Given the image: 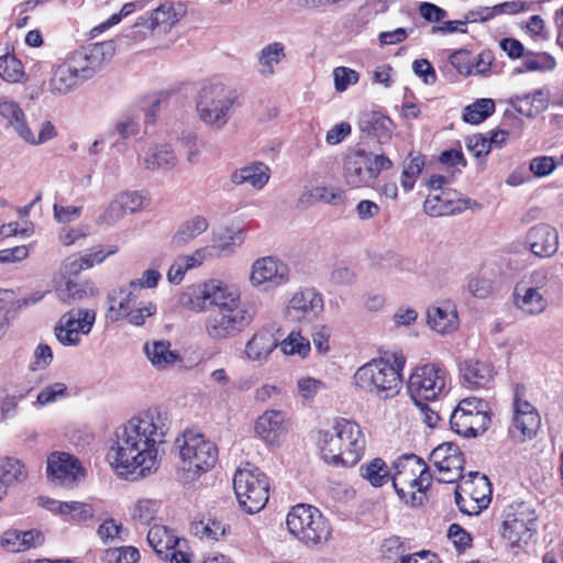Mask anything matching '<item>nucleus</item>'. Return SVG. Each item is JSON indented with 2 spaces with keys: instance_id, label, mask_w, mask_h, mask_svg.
I'll return each mask as SVG.
<instances>
[{
  "instance_id": "obj_1",
  "label": "nucleus",
  "mask_w": 563,
  "mask_h": 563,
  "mask_svg": "<svg viewBox=\"0 0 563 563\" xmlns=\"http://www.w3.org/2000/svg\"><path fill=\"white\" fill-rule=\"evenodd\" d=\"M170 418L161 408H148L130 418L114 433L108 460L122 477H146L159 466V446L166 442Z\"/></svg>"
},
{
  "instance_id": "obj_2",
  "label": "nucleus",
  "mask_w": 563,
  "mask_h": 563,
  "mask_svg": "<svg viewBox=\"0 0 563 563\" xmlns=\"http://www.w3.org/2000/svg\"><path fill=\"white\" fill-rule=\"evenodd\" d=\"M321 457L334 466H353L365 451V437L361 427L349 419L339 418L318 433Z\"/></svg>"
},
{
  "instance_id": "obj_3",
  "label": "nucleus",
  "mask_w": 563,
  "mask_h": 563,
  "mask_svg": "<svg viewBox=\"0 0 563 563\" xmlns=\"http://www.w3.org/2000/svg\"><path fill=\"white\" fill-rule=\"evenodd\" d=\"M405 364L402 353H393L390 358H373L356 369L353 383L360 390L379 399L393 398L400 391Z\"/></svg>"
},
{
  "instance_id": "obj_4",
  "label": "nucleus",
  "mask_w": 563,
  "mask_h": 563,
  "mask_svg": "<svg viewBox=\"0 0 563 563\" xmlns=\"http://www.w3.org/2000/svg\"><path fill=\"white\" fill-rule=\"evenodd\" d=\"M179 464L177 476L184 484H189L210 471L218 461V448L203 434L186 430L175 441Z\"/></svg>"
},
{
  "instance_id": "obj_5",
  "label": "nucleus",
  "mask_w": 563,
  "mask_h": 563,
  "mask_svg": "<svg viewBox=\"0 0 563 563\" xmlns=\"http://www.w3.org/2000/svg\"><path fill=\"white\" fill-rule=\"evenodd\" d=\"M236 96L221 82L205 84L196 97V112L199 120L213 131L223 130L229 123Z\"/></svg>"
},
{
  "instance_id": "obj_6",
  "label": "nucleus",
  "mask_w": 563,
  "mask_h": 563,
  "mask_svg": "<svg viewBox=\"0 0 563 563\" xmlns=\"http://www.w3.org/2000/svg\"><path fill=\"white\" fill-rule=\"evenodd\" d=\"M393 486L401 500L411 506L422 503L423 494L431 485V474L426 463L415 454H405L394 462Z\"/></svg>"
},
{
  "instance_id": "obj_7",
  "label": "nucleus",
  "mask_w": 563,
  "mask_h": 563,
  "mask_svg": "<svg viewBox=\"0 0 563 563\" xmlns=\"http://www.w3.org/2000/svg\"><path fill=\"white\" fill-rule=\"evenodd\" d=\"M393 166L391 159L383 154L353 150L343 158L342 177L351 188L373 187L378 175Z\"/></svg>"
},
{
  "instance_id": "obj_8",
  "label": "nucleus",
  "mask_w": 563,
  "mask_h": 563,
  "mask_svg": "<svg viewBox=\"0 0 563 563\" xmlns=\"http://www.w3.org/2000/svg\"><path fill=\"white\" fill-rule=\"evenodd\" d=\"M233 488L240 507L247 514L258 512L268 501L267 476L251 464H246L235 472Z\"/></svg>"
},
{
  "instance_id": "obj_9",
  "label": "nucleus",
  "mask_w": 563,
  "mask_h": 563,
  "mask_svg": "<svg viewBox=\"0 0 563 563\" xmlns=\"http://www.w3.org/2000/svg\"><path fill=\"white\" fill-rule=\"evenodd\" d=\"M286 525L295 538L308 545L325 542L331 536L328 520L310 505L294 506L287 515Z\"/></svg>"
},
{
  "instance_id": "obj_10",
  "label": "nucleus",
  "mask_w": 563,
  "mask_h": 563,
  "mask_svg": "<svg viewBox=\"0 0 563 563\" xmlns=\"http://www.w3.org/2000/svg\"><path fill=\"white\" fill-rule=\"evenodd\" d=\"M449 372L441 363L418 366L410 375L408 394L415 404L435 401L445 394Z\"/></svg>"
},
{
  "instance_id": "obj_11",
  "label": "nucleus",
  "mask_w": 563,
  "mask_h": 563,
  "mask_svg": "<svg viewBox=\"0 0 563 563\" xmlns=\"http://www.w3.org/2000/svg\"><path fill=\"white\" fill-rule=\"evenodd\" d=\"M489 423V406L485 400L476 397L461 400L450 416L451 429L464 438H474L484 433Z\"/></svg>"
},
{
  "instance_id": "obj_12",
  "label": "nucleus",
  "mask_w": 563,
  "mask_h": 563,
  "mask_svg": "<svg viewBox=\"0 0 563 563\" xmlns=\"http://www.w3.org/2000/svg\"><path fill=\"white\" fill-rule=\"evenodd\" d=\"M251 308L214 310L205 320V332L213 341L232 339L243 332L254 320Z\"/></svg>"
},
{
  "instance_id": "obj_13",
  "label": "nucleus",
  "mask_w": 563,
  "mask_h": 563,
  "mask_svg": "<svg viewBox=\"0 0 563 563\" xmlns=\"http://www.w3.org/2000/svg\"><path fill=\"white\" fill-rule=\"evenodd\" d=\"M534 508L526 503L509 506L504 515L503 538L511 547L528 544L537 528Z\"/></svg>"
},
{
  "instance_id": "obj_14",
  "label": "nucleus",
  "mask_w": 563,
  "mask_h": 563,
  "mask_svg": "<svg viewBox=\"0 0 563 563\" xmlns=\"http://www.w3.org/2000/svg\"><path fill=\"white\" fill-rule=\"evenodd\" d=\"M114 55V44L111 41L90 44L67 55V63L82 82L91 79L103 65Z\"/></svg>"
},
{
  "instance_id": "obj_15",
  "label": "nucleus",
  "mask_w": 563,
  "mask_h": 563,
  "mask_svg": "<svg viewBox=\"0 0 563 563\" xmlns=\"http://www.w3.org/2000/svg\"><path fill=\"white\" fill-rule=\"evenodd\" d=\"M96 322V311L92 309H74L64 313L55 327V335L64 346H76L81 335L90 333Z\"/></svg>"
},
{
  "instance_id": "obj_16",
  "label": "nucleus",
  "mask_w": 563,
  "mask_h": 563,
  "mask_svg": "<svg viewBox=\"0 0 563 563\" xmlns=\"http://www.w3.org/2000/svg\"><path fill=\"white\" fill-rule=\"evenodd\" d=\"M523 396L525 387L516 386L514 394V418L509 432L519 442L532 439L541 426L538 410L523 399Z\"/></svg>"
},
{
  "instance_id": "obj_17",
  "label": "nucleus",
  "mask_w": 563,
  "mask_h": 563,
  "mask_svg": "<svg viewBox=\"0 0 563 563\" xmlns=\"http://www.w3.org/2000/svg\"><path fill=\"white\" fill-rule=\"evenodd\" d=\"M289 266L276 256L255 260L251 266L250 283L255 288L274 289L289 280Z\"/></svg>"
},
{
  "instance_id": "obj_18",
  "label": "nucleus",
  "mask_w": 563,
  "mask_h": 563,
  "mask_svg": "<svg viewBox=\"0 0 563 563\" xmlns=\"http://www.w3.org/2000/svg\"><path fill=\"white\" fill-rule=\"evenodd\" d=\"M459 488L470 498V507L462 506L461 501H464L465 497L455 490V503L464 514L476 515L487 508L490 503L492 488L485 475L470 472L466 477L462 478Z\"/></svg>"
},
{
  "instance_id": "obj_19",
  "label": "nucleus",
  "mask_w": 563,
  "mask_h": 563,
  "mask_svg": "<svg viewBox=\"0 0 563 563\" xmlns=\"http://www.w3.org/2000/svg\"><path fill=\"white\" fill-rule=\"evenodd\" d=\"M148 544L162 559L170 563H189L187 541L178 538L166 526L155 525L147 532Z\"/></svg>"
},
{
  "instance_id": "obj_20",
  "label": "nucleus",
  "mask_w": 563,
  "mask_h": 563,
  "mask_svg": "<svg viewBox=\"0 0 563 563\" xmlns=\"http://www.w3.org/2000/svg\"><path fill=\"white\" fill-rule=\"evenodd\" d=\"M324 300L314 288L297 290L285 308V317L292 322H312L322 313Z\"/></svg>"
},
{
  "instance_id": "obj_21",
  "label": "nucleus",
  "mask_w": 563,
  "mask_h": 563,
  "mask_svg": "<svg viewBox=\"0 0 563 563\" xmlns=\"http://www.w3.org/2000/svg\"><path fill=\"white\" fill-rule=\"evenodd\" d=\"M430 461L439 472V482L455 483L462 475L464 457L460 448L452 443L438 445L430 454Z\"/></svg>"
},
{
  "instance_id": "obj_22",
  "label": "nucleus",
  "mask_w": 563,
  "mask_h": 563,
  "mask_svg": "<svg viewBox=\"0 0 563 563\" xmlns=\"http://www.w3.org/2000/svg\"><path fill=\"white\" fill-rule=\"evenodd\" d=\"M47 475L57 484L71 487L84 477V468L75 456L65 452H54L47 457Z\"/></svg>"
},
{
  "instance_id": "obj_23",
  "label": "nucleus",
  "mask_w": 563,
  "mask_h": 563,
  "mask_svg": "<svg viewBox=\"0 0 563 563\" xmlns=\"http://www.w3.org/2000/svg\"><path fill=\"white\" fill-rule=\"evenodd\" d=\"M526 239L532 254L540 258H550L559 250V232L549 224L539 223L532 227Z\"/></svg>"
},
{
  "instance_id": "obj_24",
  "label": "nucleus",
  "mask_w": 563,
  "mask_h": 563,
  "mask_svg": "<svg viewBox=\"0 0 563 563\" xmlns=\"http://www.w3.org/2000/svg\"><path fill=\"white\" fill-rule=\"evenodd\" d=\"M277 346L278 340L275 334L269 329L261 328L246 341L244 356L249 362L263 365L268 362Z\"/></svg>"
},
{
  "instance_id": "obj_25",
  "label": "nucleus",
  "mask_w": 563,
  "mask_h": 563,
  "mask_svg": "<svg viewBox=\"0 0 563 563\" xmlns=\"http://www.w3.org/2000/svg\"><path fill=\"white\" fill-rule=\"evenodd\" d=\"M463 385L470 389L488 388L494 380L495 371L489 361L466 360L460 365Z\"/></svg>"
},
{
  "instance_id": "obj_26",
  "label": "nucleus",
  "mask_w": 563,
  "mask_h": 563,
  "mask_svg": "<svg viewBox=\"0 0 563 563\" xmlns=\"http://www.w3.org/2000/svg\"><path fill=\"white\" fill-rule=\"evenodd\" d=\"M427 321L432 330L442 335L456 331L459 328V316L455 305L450 301H443L428 308Z\"/></svg>"
},
{
  "instance_id": "obj_27",
  "label": "nucleus",
  "mask_w": 563,
  "mask_h": 563,
  "mask_svg": "<svg viewBox=\"0 0 563 563\" xmlns=\"http://www.w3.org/2000/svg\"><path fill=\"white\" fill-rule=\"evenodd\" d=\"M512 297L515 307L527 316H538L548 308V300L541 291L525 283L516 285Z\"/></svg>"
},
{
  "instance_id": "obj_28",
  "label": "nucleus",
  "mask_w": 563,
  "mask_h": 563,
  "mask_svg": "<svg viewBox=\"0 0 563 563\" xmlns=\"http://www.w3.org/2000/svg\"><path fill=\"white\" fill-rule=\"evenodd\" d=\"M82 84L71 66L64 59L52 68L47 89L53 96L60 97L75 91Z\"/></svg>"
},
{
  "instance_id": "obj_29",
  "label": "nucleus",
  "mask_w": 563,
  "mask_h": 563,
  "mask_svg": "<svg viewBox=\"0 0 563 563\" xmlns=\"http://www.w3.org/2000/svg\"><path fill=\"white\" fill-rule=\"evenodd\" d=\"M271 178V168L263 162H252L236 168L230 176L234 185H249L256 190L263 189Z\"/></svg>"
},
{
  "instance_id": "obj_30",
  "label": "nucleus",
  "mask_w": 563,
  "mask_h": 563,
  "mask_svg": "<svg viewBox=\"0 0 563 563\" xmlns=\"http://www.w3.org/2000/svg\"><path fill=\"white\" fill-rule=\"evenodd\" d=\"M139 165L147 170H170L177 165V156L167 144L155 145L148 150L145 156L137 158Z\"/></svg>"
},
{
  "instance_id": "obj_31",
  "label": "nucleus",
  "mask_w": 563,
  "mask_h": 563,
  "mask_svg": "<svg viewBox=\"0 0 563 563\" xmlns=\"http://www.w3.org/2000/svg\"><path fill=\"white\" fill-rule=\"evenodd\" d=\"M285 431V413L279 410H267L255 422V432L269 443H274Z\"/></svg>"
},
{
  "instance_id": "obj_32",
  "label": "nucleus",
  "mask_w": 563,
  "mask_h": 563,
  "mask_svg": "<svg viewBox=\"0 0 563 563\" xmlns=\"http://www.w3.org/2000/svg\"><path fill=\"white\" fill-rule=\"evenodd\" d=\"M208 283V296H210L211 306L216 310L239 308L240 292L233 287L219 279H210Z\"/></svg>"
},
{
  "instance_id": "obj_33",
  "label": "nucleus",
  "mask_w": 563,
  "mask_h": 563,
  "mask_svg": "<svg viewBox=\"0 0 563 563\" xmlns=\"http://www.w3.org/2000/svg\"><path fill=\"white\" fill-rule=\"evenodd\" d=\"M208 221L205 217L195 216L179 224L175 233L170 238V246L180 249L189 244L197 236L208 229Z\"/></svg>"
},
{
  "instance_id": "obj_34",
  "label": "nucleus",
  "mask_w": 563,
  "mask_h": 563,
  "mask_svg": "<svg viewBox=\"0 0 563 563\" xmlns=\"http://www.w3.org/2000/svg\"><path fill=\"white\" fill-rule=\"evenodd\" d=\"M144 352L156 369H167L180 361V354L170 349L168 341H153L144 345Z\"/></svg>"
},
{
  "instance_id": "obj_35",
  "label": "nucleus",
  "mask_w": 563,
  "mask_h": 563,
  "mask_svg": "<svg viewBox=\"0 0 563 563\" xmlns=\"http://www.w3.org/2000/svg\"><path fill=\"white\" fill-rule=\"evenodd\" d=\"M136 298L135 289L131 288L130 284L112 289L108 294L110 317L114 321L124 319V316L131 310Z\"/></svg>"
},
{
  "instance_id": "obj_36",
  "label": "nucleus",
  "mask_w": 563,
  "mask_h": 563,
  "mask_svg": "<svg viewBox=\"0 0 563 563\" xmlns=\"http://www.w3.org/2000/svg\"><path fill=\"white\" fill-rule=\"evenodd\" d=\"M344 191L333 186H314L306 188L298 199V205L302 208L314 203L336 205L343 200Z\"/></svg>"
},
{
  "instance_id": "obj_37",
  "label": "nucleus",
  "mask_w": 563,
  "mask_h": 563,
  "mask_svg": "<svg viewBox=\"0 0 563 563\" xmlns=\"http://www.w3.org/2000/svg\"><path fill=\"white\" fill-rule=\"evenodd\" d=\"M56 295L60 301L73 303L87 297L97 296L98 289L90 282L78 283L69 278L56 288Z\"/></svg>"
},
{
  "instance_id": "obj_38",
  "label": "nucleus",
  "mask_w": 563,
  "mask_h": 563,
  "mask_svg": "<svg viewBox=\"0 0 563 563\" xmlns=\"http://www.w3.org/2000/svg\"><path fill=\"white\" fill-rule=\"evenodd\" d=\"M285 46L280 42H274L264 46L257 55L258 73L263 77L275 74V67L285 58Z\"/></svg>"
},
{
  "instance_id": "obj_39",
  "label": "nucleus",
  "mask_w": 563,
  "mask_h": 563,
  "mask_svg": "<svg viewBox=\"0 0 563 563\" xmlns=\"http://www.w3.org/2000/svg\"><path fill=\"white\" fill-rule=\"evenodd\" d=\"M46 507L75 521H86L92 518L95 512L91 505L79 501L48 500Z\"/></svg>"
},
{
  "instance_id": "obj_40",
  "label": "nucleus",
  "mask_w": 563,
  "mask_h": 563,
  "mask_svg": "<svg viewBox=\"0 0 563 563\" xmlns=\"http://www.w3.org/2000/svg\"><path fill=\"white\" fill-rule=\"evenodd\" d=\"M0 115L13 128L15 133L23 139L29 134V124L22 108L10 99L0 100Z\"/></svg>"
},
{
  "instance_id": "obj_41",
  "label": "nucleus",
  "mask_w": 563,
  "mask_h": 563,
  "mask_svg": "<svg viewBox=\"0 0 563 563\" xmlns=\"http://www.w3.org/2000/svg\"><path fill=\"white\" fill-rule=\"evenodd\" d=\"M243 234L241 231L231 228H220L213 231V245L211 252L217 256H227L234 252L235 246L243 242Z\"/></svg>"
},
{
  "instance_id": "obj_42",
  "label": "nucleus",
  "mask_w": 563,
  "mask_h": 563,
  "mask_svg": "<svg viewBox=\"0 0 563 563\" xmlns=\"http://www.w3.org/2000/svg\"><path fill=\"white\" fill-rule=\"evenodd\" d=\"M181 14L183 12L178 11L174 4L164 3L153 10L150 18L146 20L145 26L151 30L157 27L169 30L180 20Z\"/></svg>"
},
{
  "instance_id": "obj_43",
  "label": "nucleus",
  "mask_w": 563,
  "mask_h": 563,
  "mask_svg": "<svg viewBox=\"0 0 563 563\" xmlns=\"http://www.w3.org/2000/svg\"><path fill=\"white\" fill-rule=\"evenodd\" d=\"M27 478L25 465L15 457L0 459V481L7 488L9 485L23 483Z\"/></svg>"
},
{
  "instance_id": "obj_44",
  "label": "nucleus",
  "mask_w": 563,
  "mask_h": 563,
  "mask_svg": "<svg viewBox=\"0 0 563 563\" xmlns=\"http://www.w3.org/2000/svg\"><path fill=\"white\" fill-rule=\"evenodd\" d=\"M360 475L373 487H382L390 478V472L384 460L376 457L360 466Z\"/></svg>"
},
{
  "instance_id": "obj_45",
  "label": "nucleus",
  "mask_w": 563,
  "mask_h": 563,
  "mask_svg": "<svg viewBox=\"0 0 563 563\" xmlns=\"http://www.w3.org/2000/svg\"><path fill=\"white\" fill-rule=\"evenodd\" d=\"M424 165L426 159L421 154L409 153L404 162L400 176V185L405 191H411L413 189L416 180L423 170Z\"/></svg>"
},
{
  "instance_id": "obj_46",
  "label": "nucleus",
  "mask_w": 563,
  "mask_h": 563,
  "mask_svg": "<svg viewBox=\"0 0 563 563\" xmlns=\"http://www.w3.org/2000/svg\"><path fill=\"white\" fill-rule=\"evenodd\" d=\"M423 210L430 217H444L453 214L457 209L449 198V194L441 191L428 195L423 202Z\"/></svg>"
},
{
  "instance_id": "obj_47",
  "label": "nucleus",
  "mask_w": 563,
  "mask_h": 563,
  "mask_svg": "<svg viewBox=\"0 0 563 563\" xmlns=\"http://www.w3.org/2000/svg\"><path fill=\"white\" fill-rule=\"evenodd\" d=\"M495 108L493 99H477L474 103L464 108L463 120L471 124L482 123L495 112Z\"/></svg>"
},
{
  "instance_id": "obj_48",
  "label": "nucleus",
  "mask_w": 563,
  "mask_h": 563,
  "mask_svg": "<svg viewBox=\"0 0 563 563\" xmlns=\"http://www.w3.org/2000/svg\"><path fill=\"white\" fill-rule=\"evenodd\" d=\"M0 77L8 82H22L26 77L22 62L15 55L0 56Z\"/></svg>"
},
{
  "instance_id": "obj_49",
  "label": "nucleus",
  "mask_w": 563,
  "mask_h": 563,
  "mask_svg": "<svg viewBox=\"0 0 563 563\" xmlns=\"http://www.w3.org/2000/svg\"><path fill=\"white\" fill-rule=\"evenodd\" d=\"M278 346L286 355L297 354L301 357H306L311 350L309 340L299 331H291L280 343L278 342Z\"/></svg>"
},
{
  "instance_id": "obj_50",
  "label": "nucleus",
  "mask_w": 563,
  "mask_h": 563,
  "mask_svg": "<svg viewBox=\"0 0 563 563\" xmlns=\"http://www.w3.org/2000/svg\"><path fill=\"white\" fill-rule=\"evenodd\" d=\"M115 197L122 205L125 213H136L150 202L148 196L144 191L139 190L120 191Z\"/></svg>"
},
{
  "instance_id": "obj_51",
  "label": "nucleus",
  "mask_w": 563,
  "mask_h": 563,
  "mask_svg": "<svg viewBox=\"0 0 563 563\" xmlns=\"http://www.w3.org/2000/svg\"><path fill=\"white\" fill-rule=\"evenodd\" d=\"M526 56L523 67L528 71H552L556 67L555 58L547 52H528Z\"/></svg>"
},
{
  "instance_id": "obj_52",
  "label": "nucleus",
  "mask_w": 563,
  "mask_h": 563,
  "mask_svg": "<svg viewBox=\"0 0 563 563\" xmlns=\"http://www.w3.org/2000/svg\"><path fill=\"white\" fill-rule=\"evenodd\" d=\"M207 291L208 283L206 282L200 285L198 289L192 292V295H184L181 297L183 306L195 312L206 311L209 307H211L210 296H208Z\"/></svg>"
},
{
  "instance_id": "obj_53",
  "label": "nucleus",
  "mask_w": 563,
  "mask_h": 563,
  "mask_svg": "<svg viewBox=\"0 0 563 563\" xmlns=\"http://www.w3.org/2000/svg\"><path fill=\"white\" fill-rule=\"evenodd\" d=\"M228 526L217 519H208L207 521H200L195 523V534L200 539L207 540H219L227 532Z\"/></svg>"
},
{
  "instance_id": "obj_54",
  "label": "nucleus",
  "mask_w": 563,
  "mask_h": 563,
  "mask_svg": "<svg viewBox=\"0 0 563 563\" xmlns=\"http://www.w3.org/2000/svg\"><path fill=\"white\" fill-rule=\"evenodd\" d=\"M140 117L132 113L122 114L114 123L113 132L125 141L140 133Z\"/></svg>"
},
{
  "instance_id": "obj_55",
  "label": "nucleus",
  "mask_w": 563,
  "mask_h": 563,
  "mask_svg": "<svg viewBox=\"0 0 563 563\" xmlns=\"http://www.w3.org/2000/svg\"><path fill=\"white\" fill-rule=\"evenodd\" d=\"M140 553L134 547H120L108 549L103 554L104 563H136Z\"/></svg>"
},
{
  "instance_id": "obj_56",
  "label": "nucleus",
  "mask_w": 563,
  "mask_h": 563,
  "mask_svg": "<svg viewBox=\"0 0 563 563\" xmlns=\"http://www.w3.org/2000/svg\"><path fill=\"white\" fill-rule=\"evenodd\" d=\"M125 214L126 213L122 205L114 196L108 203L103 212L98 217L96 223L100 227L110 228L115 225L120 220H122Z\"/></svg>"
},
{
  "instance_id": "obj_57",
  "label": "nucleus",
  "mask_w": 563,
  "mask_h": 563,
  "mask_svg": "<svg viewBox=\"0 0 563 563\" xmlns=\"http://www.w3.org/2000/svg\"><path fill=\"white\" fill-rule=\"evenodd\" d=\"M159 506L161 503L156 499L142 498L133 507L132 518L142 523H148L155 518Z\"/></svg>"
},
{
  "instance_id": "obj_58",
  "label": "nucleus",
  "mask_w": 563,
  "mask_h": 563,
  "mask_svg": "<svg viewBox=\"0 0 563 563\" xmlns=\"http://www.w3.org/2000/svg\"><path fill=\"white\" fill-rule=\"evenodd\" d=\"M334 88L339 92L345 91L350 86L355 85L360 75L354 69L339 66L333 69Z\"/></svg>"
},
{
  "instance_id": "obj_59",
  "label": "nucleus",
  "mask_w": 563,
  "mask_h": 563,
  "mask_svg": "<svg viewBox=\"0 0 563 563\" xmlns=\"http://www.w3.org/2000/svg\"><path fill=\"white\" fill-rule=\"evenodd\" d=\"M67 386L62 382H57L44 387L37 395L36 404L41 407L55 402L58 398L66 395Z\"/></svg>"
},
{
  "instance_id": "obj_60",
  "label": "nucleus",
  "mask_w": 563,
  "mask_h": 563,
  "mask_svg": "<svg viewBox=\"0 0 563 563\" xmlns=\"http://www.w3.org/2000/svg\"><path fill=\"white\" fill-rule=\"evenodd\" d=\"M157 311V307L154 302H147L139 308H131V310L124 316L128 322L135 327H141L146 322V319L154 316Z\"/></svg>"
},
{
  "instance_id": "obj_61",
  "label": "nucleus",
  "mask_w": 563,
  "mask_h": 563,
  "mask_svg": "<svg viewBox=\"0 0 563 563\" xmlns=\"http://www.w3.org/2000/svg\"><path fill=\"white\" fill-rule=\"evenodd\" d=\"M450 63L463 76L473 75V57L468 51L460 49L450 55Z\"/></svg>"
},
{
  "instance_id": "obj_62",
  "label": "nucleus",
  "mask_w": 563,
  "mask_h": 563,
  "mask_svg": "<svg viewBox=\"0 0 563 563\" xmlns=\"http://www.w3.org/2000/svg\"><path fill=\"white\" fill-rule=\"evenodd\" d=\"M82 213V206H63L54 203L53 216L58 223H70L78 220Z\"/></svg>"
},
{
  "instance_id": "obj_63",
  "label": "nucleus",
  "mask_w": 563,
  "mask_h": 563,
  "mask_svg": "<svg viewBox=\"0 0 563 563\" xmlns=\"http://www.w3.org/2000/svg\"><path fill=\"white\" fill-rule=\"evenodd\" d=\"M357 275L353 267L338 265L330 273V280L338 286H351L356 282Z\"/></svg>"
},
{
  "instance_id": "obj_64",
  "label": "nucleus",
  "mask_w": 563,
  "mask_h": 563,
  "mask_svg": "<svg viewBox=\"0 0 563 563\" xmlns=\"http://www.w3.org/2000/svg\"><path fill=\"white\" fill-rule=\"evenodd\" d=\"M556 167V163L551 156H538L530 161L529 169L536 177H547L551 175Z\"/></svg>"
}]
</instances>
